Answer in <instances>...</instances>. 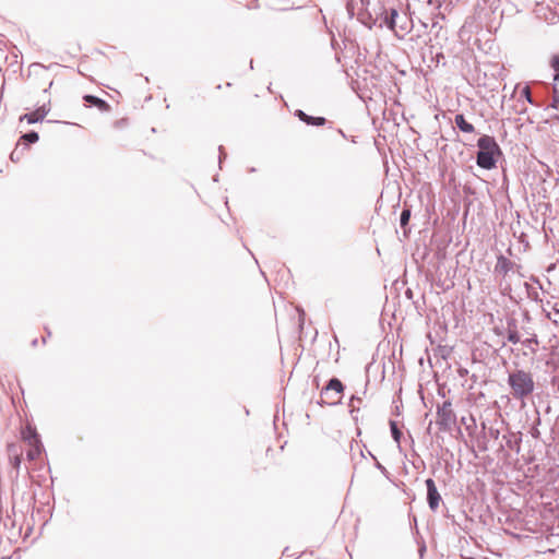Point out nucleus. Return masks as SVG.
Wrapping results in <instances>:
<instances>
[{
  "mask_svg": "<svg viewBox=\"0 0 559 559\" xmlns=\"http://www.w3.org/2000/svg\"><path fill=\"white\" fill-rule=\"evenodd\" d=\"M477 166L486 170L496 168L497 158L502 155V151L496 139L493 136L484 134L477 140Z\"/></svg>",
  "mask_w": 559,
  "mask_h": 559,
  "instance_id": "1",
  "label": "nucleus"
},
{
  "mask_svg": "<svg viewBox=\"0 0 559 559\" xmlns=\"http://www.w3.org/2000/svg\"><path fill=\"white\" fill-rule=\"evenodd\" d=\"M508 384L515 400L524 401L535 390V382L531 372L524 369H515L508 374Z\"/></svg>",
  "mask_w": 559,
  "mask_h": 559,
  "instance_id": "2",
  "label": "nucleus"
},
{
  "mask_svg": "<svg viewBox=\"0 0 559 559\" xmlns=\"http://www.w3.org/2000/svg\"><path fill=\"white\" fill-rule=\"evenodd\" d=\"M379 25H385L388 28L399 35L400 32L406 33L408 31L409 20L406 14H400L395 9H391L390 11L384 10L381 13Z\"/></svg>",
  "mask_w": 559,
  "mask_h": 559,
  "instance_id": "3",
  "label": "nucleus"
},
{
  "mask_svg": "<svg viewBox=\"0 0 559 559\" xmlns=\"http://www.w3.org/2000/svg\"><path fill=\"white\" fill-rule=\"evenodd\" d=\"M344 385L337 378H332L328 384L321 390L320 404L336 405L341 400Z\"/></svg>",
  "mask_w": 559,
  "mask_h": 559,
  "instance_id": "4",
  "label": "nucleus"
},
{
  "mask_svg": "<svg viewBox=\"0 0 559 559\" xmlns=\"http://www.w3.org/2000/svg\"><path fill=\"white\" fill-rule=\"evenodd\" d=\"M23 440L27 445L29 447L28 450H26V454H41L44 451V445L40 441L39 435L37 431L32 427H26L22 431Z\"/></svg>",
  "mask_w": 559,
  "mask_h": 559,
  "instance_id": "5",
  "label": "nucleus"
},
{
  "mask_svg": "<svg viewBox=\"0 0 559 559\" xmlns=\"http://www.w3.org/2000/svg\"><path fill=\"white\" fill-rule=\"evenodd\" d=\"M437 415L439 424L447 428L455 424V414L449 401L443 402L442 405L438 407Z\"/></svg>",
  "mask_w": 559,
  "mask_h": 559,
  "instance_id": "6",
  "label": "nucleus"
},
{
  "mask_svg": "<svg viewBox=\"0 0 559 559\" xmlns=\"http://www.w3.org/2000/svg\"><path fill=\"white\" fill-rule=\"evenodd\" d=\"M430 33L433 34V36L430 37V41H435L431 47L439 46V48H442L443 44L448 40V32L436 19H432Z\"/></svg>",
  "mask_w": 559,
  "mask_h": 559,
  "instance_id": "7",
  "label": "nucleus"
},
{
  "mask_svg": "<svg viewBox=\"0 0 559 559\" xmlns=\"http://www.w3.org/2000/svg\"><path fill=\"white\" fill-rule=\"evenodd\" d=\"M520 269V265H516L513 261L500 254L497 258V263L495 265L493 272L498 275H502L506 277L509 272L514 271V269Z\"/></svg>",
  "mask_w": 559,
  "mask_h": 559,
  "instance_id": "8",
  "label": "nucleus"
},
{
  "mask_svg": "<svg viewBox=\"0 0 559 559\" xmlns=\"http://www.w3.org/2000/svg\"><path fill=\"white\" fill-rule=\"evenodd\" d=\"M426 487H427V501H428L429 508L432 511H436L439 508L441 497L437 490L435 481L431 478H428L426 480Z\"/></svg>",
  "mask_w": 559,
  "mask_h": 559,
  "instance_id": "9",
  "label": "nucleus"
},
{
  "mask_svg": "<svg viewBox=\"0 0 559 559\" xmlns=\"http://www.w3.org/2000/svg\"><path fill=\"white\" fill-rule=\"evenodd\" d=\"M507 340L512 344H518L521 342L518 331V321L514 318L507 319Z\"/></svg>",
  "mask_w": 559,
  "mask_h": 559,
  "instance_id": "10",
  "label": "nucleus"
},
{
  "mask_svg": "<svg viewBox=\"0 0 559 559\" xmlns=\"http://www.w3.org/2000/svg\"><path fill=\"white\" fill-rule=\"evenodd\" d=\"M48 112L49 108H47L46 105H43L34 111L25 114L23 117H21V120L25 119L28 123H36L38 121H41Z\"/></svg>",
  "mask_w": 559,
  "mask_h": 559,
  "instance_id": "11",
  "label": "nucleus"
},
{
  "mask_svg": "<svg viewBox=\"0 0 559 559\" xmlns=\"http://www.w3.org/2000/svg\"><path fill=\"white\" fill-rule=\"evenodd\" d=\"M295 116L299 118L300 121L307 123L308 126H323L326 122V119L324 117H313L310 115H307L305 111L297 109L295 111Z\"/></svg>",
  "mask_w": 559,
  "mask_h": 559,
  "instance_id": "12",
  "label": "nucleus"
},
{
  "mask_svg": "<svg viewBox=\"0 0 559 559\" xmlns=\"http://www.w3.org/2000/svg\"><path fill=\"white\" fill-rule=\"evenodd\" d=\"M390 429L393 440L396 442L400 452L406 453V448L403 445L402 437L404 436L399 425L394 420H390Z\"/></svg>",
  "mask_w": 559,
  "mask_h": 559,
  "instance_id": "13",
  "label": "nucleus"
},
{
  "mask_svg": "<svg viewBox=\"0 0 559 559\" xmlns=\"http://www.w3.org/2000/svg\"><path fill=\"white\" fill-rule=\"evenodd\" d=\"M83 99L86 104L97 107L100 111H108L110 109L109 104L97 96L85 95Z\"/></svg>",
  "mask_w": 559,
  "mask_h": 559,
  "instance_id": "14",
  "label": "nucleus"
},
{
  "mask_svg": "<svg viewBox=\"0 0 559 559\" xmlns=\"http://www.w3.org/2000/svg\"><path fill=\"white\" fill-rule=\"evenodd\" d=\"M454 122H455V126L462 131V132H465V133H472L475 131V128L472 123H469L468 121H466L465 117L463 114H457L455 115V118H454Z\"/></svg>",
  "mask_w": 559,
  "mask_h": 559,
  "instance_id": "15",
  "label": "nucleus"
},
{
  "mask_svg": "<svg viewBox=\"0 0 559 559\" xmlns=\"http://www.w3.org/2000/svg\"><path fill=\"white\" fill-rule=\"evenodd\" d=\"M520 441H521V439L518 435H510V437L507 441V444L511 451L520 452L521 451Z\"/></svg>",
  "mask_w": 559,
  "mask_h": 559,
  "instance_id": "16",
  "label": "nucleus"
},
{
  "mask_svg": "<svg viewBox=\"0 0 559 559\" xmlns=\"http://www.w3.org/2000/svg\"><path fill=\"white\" fill-rule=\"evenodd\" d=\"M522 345L530 349V352L532 354H534L536 352V348L535 346L538 345V340H537V336L534 335L533 337H528V338H525L522 341Z\"/></svg>",
  "mask_w": 559,
  "mask_h": 559,
  "instance_id": "17",
  "label": "nucleus"
},
{
  "mask_svg": "<svg viewBox=\"0 0 559 559\" xmlns=\"http://www.w3.org/2000/svg\"><path fill=\"white\" fill-rule=\"evenodd\" d=\"M409 218H411V210L403 209L401 216H400V225L402 228H405L407 226Z\"/></svg>",
  "mask_w": 559,
  "mask_h": 559,
  "instance_id": "18",
  "label": "nucleus"
},
{
  "mask_svg": "<svg viewBox=\"0 0 559 559\" xmlns=\"http://www.w3.org/2000/svg\"><path fill=\"white\" fill-rule=\"evenodd\" d=\"M22 139L29 144L36 143L39 139V135L35 131H29L22 135Z\"/></svg>",
  "mask_w": 559,
  "mask_h": 559,
  "instance_id": "19",
  "label": "nucleus"
},
{
  "mask_svg": "<svg viewBox=\"0 0 559 559\" xmlns=\"http://www.w3.org/2000/svg\"><path fill=\"white\" fill-rule=\"evenodd\" d=\"M492 332L495 333V335H497L499 337H503L507 333V325L504 326L502 321L500 320L499 324L493 325Z\"/></svg>",
  "mask_w": 559,
  "mask_h": 559,
  "instance_id": "20",
  "label": "nucleus"
},
{
  "mask_svg": "<svg viewBox=\"0 0 559 559\" xmlns=\"http://www.w3.org/2000/svg\"><path fill=\"white\" fill-rule=\"evenodd\" d=\"M551 67L555 70L554 80L559 82V56H554L551 58Z\"/></svg>",
  "mask_w": 559,
  "mask_h": 559,
  "instance_id": "21",
  "label": "nucleus"
},
{
  "mask_svg": "<svg viewBox=\"0 0 559 559\" xmlns=\"http://www.w3.org/2000/svg\"><path fill=\"white\" fill-rule=\"evenodd\" d=\"M357 403L360 404L361 403V399L356 396V395H353L350 397V402H349V407H350V413L352 414L359 409V407L356 406Z\"/></svg>",
  "mask_w": 559,
  "mask_h": 559,
  "instance_id": "22",
  "label": "nucleus"
},
{
  "mask_svg": "<svg viewBox=\"0 0 559 559\" xmlns=\"http://www.w3.org/2000/svg\"><path fill=\"white\" fill-rule=\"evenodd\" d=\"M402 442H403V445L406 448V452L408 451L409 448H412V445L414 443L413 438L409 433L406 437L405 436L402 437Z\"/></svg>",
  "mask_w": 559,
  "mask_h": 559,
  "instance_id": "23",
  "label": "nucleus"
},
{
  "mask_svg": "<svg viewBox=\"0 0 559 559\" xmlns=\"http://www.w3.org/2000/svg\"><path fill=\"white\" fill-rule=\"evenodd\" d=\"M10 465L19 471L21 464V456H9Z\"/></svg>",
  "mask_w": 559,
  "mask_h": 559,
  "instance_id": "24",
  "label": "nucleus"
},
{
  "mask_svg": "<svg viewBox=\"0 0 559 559\" xmlns=\"http://www.w3.org/2000/svg\"><path fill=\"white\" fill-rule=\"evenodd\" d=\"M370 460L388 477L385 467L377 461V456H370Z\"/></svg>",
  "mask_w": 559,
  "mask_h": 559,
  "instance_id": "25",
  "label": "nucleus"
},
{
  "mask_svg": "<svg viewBox=\"0 0 559 559\" xmlns=\"http://www.w3.org/2000/svg\"><path fill=\"white\" fill-rule=\"evenodd\" d=\"M552 108L557 109L558 106H559V96H558V92L557 90L555 88V95L552 97V102H551V105H550Z\"/></svg>",
  "mask_w": 559,
  "mask_h": 559,
  "instance_id": "26",
  "label": "nucleus"
},
{
  "mask_svg": "<svg viewBox=\"0 0 559 559\" xmlns=\"http://www.w3.org/2000/svg\"><path fill=\"white\" fill-rule=\"evenodd\" d=\"M524 285L527 290V295L530 297H533V295H534V297H537V293L534 290V288L528 283H525Z\"/></svg>",
  "mask_w": 559,
  "mask_h": 559,
  "instance_id": "27",
  "label": "nucleus"
},
{
  "mask_svg": "<svg viewBox=\"0 0 559 559\" xmlns=\"http://www.w3.org/2000/svg\"><path fill=\"white\" fill-rule=\"evenodd\" d=\"M523 95L525 96V98L527 99L528 103L533 104V100H532V96H531V92H530V88L528 87H525L523 90Z\"/></svg>",
  "mask_w": 559,
  "mask_h": 559,
  "instance_id": "28",
  "label": "nucleus"
},
{
  "mask_svg": "<svg viewBox=\"0 0 559 559\" xmlns=\"http://www.w3.org/2000/svg\"><path fill=\"white\" fill-rule=\"evenodd\" d=\"M219 164H222L223 159L226 158V152L223 146H219Z\"/></svg>",
  "mask_w": 559,
  "mask_h": 559,
  "instance_id": "29",
  "label": "nucleus"
},
{
  "mask_svg": "<svg viewBox=\"0 0 559 559\" xmlns=\"http://www.w3.org/2000/svg\"><path fill=\"white\" fill-rule=\"evenodd\" d=\"M37 69H44V67L40 63H33L31 66V70L36 71Z\"/></svg>",
  "mask_w": 559,
  "mask_h": 559,
  "instance_id": "30",
  "label": "nucleus"
},
{
  "mask_svg": "<svg viewBox=\"0 0 559 559\" xmlns=\"http://www.w3.org/2000/svg\"><path fill=\"white\" fill-rule=\"evenodd\" d=\"M356 445H357V449H354V447L352 445V448H350V449H352V451H357V452L359 453V455H362V454H364V451L360 449V447H359V444H358V443H356Z\"/></svg>",
  "mask_w": 559,
  "mask_h": 559,
  "instance_id": "31",
  "label": "nucleus"
},
{
  "mask_svg": "<svg viewBox=\"0 0 559 559\" xmlns=\"http://www.w3.org/2000/svg\"><path fill=\"white\" fill-rule=\"evenodd\" d=\"M329 396H330V399H336L335 392H333V391L330 393Z\"/></svg>",
  "mask_w": 559,
  "mask_h": 559,
  "instance_id": "32",
  "label": "nucleus"
},
{
  "mask_svg": "<svg viewBox=\"0 0 559 559\" xmlns=\"http://www.w3.org/2000/svg\"><path fill=\"white\" fill-rule=\"evenodd\" d=\"M436 17H440V19H442V20H443V19H444V14H442V13H440V12H439V13L436 15Z\"/></svg>",
  "mask_w": 559,
  "mask_h": 559,
  "instance_id": "33",
  "label": "nucleus"
},
{
  "mask_svg": "<svg viewBox=\"0 0 559 559\" xmlns=\"http://www.w3.org/2000/svg\"><path fill=\"white\" fill-rule=\"evenodd\" d=\"M423 26H424L425 28H427V27H428V23H423Z\"/></svg>",
  "mask_w": 559,
  "mask_h": 559,
  "instance_id": "34",
  "label": "nucleus"
},
{
  "mask_svg": "<svg viewBox=\"0 0 559 559\" xmlns=\"http://www.w3.org/2000/svg\"><path fill=\"white\" fill-rule=\"evenodd\" d=\"M506 346V341L501 342V347Z\"/></svg>",
  "mask_w": 559,
  "mask_h": 559,
  "instance_id": "35",
  "label": "nucleus"
},
{
  "mask_svg": "<svg viewBox=\"0 0 559 559\" xmlns=\"http://www.w3.org/2000/svg\"><path fill=\"white\" fill-rule=\"evenodd\" d=\"M250 68L251 69L253 68V61L252 60L250 61Z\"/></svg>",
  "mask_w": 559,
  "mask_h": 559,
  "instance_id": "36",
  "label": "nucleus"
}]
</instances>
